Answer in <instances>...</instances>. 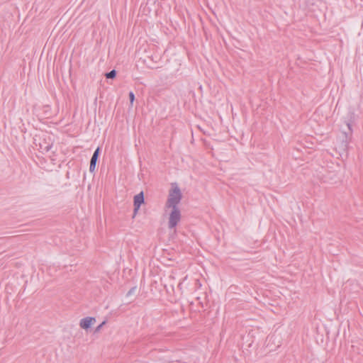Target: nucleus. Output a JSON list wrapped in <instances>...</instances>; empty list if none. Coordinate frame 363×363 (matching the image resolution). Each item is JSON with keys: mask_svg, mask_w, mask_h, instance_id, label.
<instances>
[{"mask_svg": "<svg viewBox=\"0 0 363 363\" xmlns=\"http://www.w3.org/2000/svg\"><path fill=\"white\" fill-rule=\"evenodd\" d=\"M116 72L113 69L106 74V77L108 79H113L116 77Z\"/></svg>", "mask_w": 363, "mask_h": 363, "instance_id": "nucleus-6", "label": "nucleus"}, {"mask_svg": "<svg viewBox=\"0 0 363 363\" xmlns=\"http://www.w3.org/2000/svg\"><path fill=\"white\" fill-rule=\"evenodd\" d=\"M129 99H130V104L132 105L133 101H134V100H135V95H134V94L132 91H130L129 93Z\"/></svg>", "mask_w": 363, "mask_h": 363, "instance_id": "nucleus-8", "label": "nucleus"}, {"mask_svg": "<svg viewBox=\"0 0 363 363\" xmlns=\"http://www.w3.org/2000/svg\"><path fill=\"white\" fill-rule=\"evenodd\" d=\"M135 290V287L130 289V291L128 292V295H130V294H133Z\"/></svg>", "mask_w": 363, "mask_h": 363, "instance_id": "nucleus-9", "label": "nucleus"}, {"mask_svg": "<svg viewBox=\"0 0 363 363\" xmlns=\"http://www.w3.org/2000/svg\"><path fill=\"white\" fill-rule=\"evenodd\" d=\"M144 203V195L143 192L141 191L140 193L136 194L133 198V206H134V211H133V218L136 216L138 213L140 206Z\"/></svg>", "mask_w": 363, "mask_h": 363, "instance_id": "nucleus-3", "label": "nucleus"}, {"mask_svg": "<svg viewBox=\"0 0 363 363\" xmlns=\"http://www.w3.org/2000/svg\"><path fill=\"white\" fill-rule=\"evenodd\" d=\"M105 324H106V321H103V322H102L99 325H98V326L96 328V329H95V330H94V333H99V332L101 330L102 327H103Z\"/></svg>", "mask_w": 363, "mask_h": 363, "instance_id": "nucleus-7", "label": "nucleus"}, {"mask_svg": "<svg viewBox=\"0 0 363 363\" xmlns=\"http://www.w3.org/2000/svg\"><path fill=\"white\" fill-rule=\"evenodd\" d=\"M347 127H348V128H349L350 131V132H352V126H351V125H350V123H347Z\"/></svg>", "mask_w": 363, "mask_h": 363, "instance_id": "nucleus-10", "label": "nucleus"}, {"mask_svg": "<svg viewBox=\"0 0 363 363\" xmlns=\"http://www.w3.org/2000/svg\"><path fill=\"white\" fill-rule=\"evenodd\" d=\"M99 155V147H98L95 150V152H94V154L91 157V159L90 161V166H89V170L91 172H93L95 170L96 164V161L98 160Z\"/></svg>", "mask_w": 363, "mask_h": 363, "instance_id": "nucleus-5", "label": "nucleus"}, {"mask_svg": "<svg viewBox=\"0 0 363 363\" xmlns=\"http://www.w3.org/2000/svg\"><path fill=\"white\" fill-rule=\"evenodd\" d=\"M182 198V192L176 183L171 184V188L169 190L168 197L164 205V211L167 213L169 208H179L178 205Z\"/></svg>", "mask_w": 363, "mask_h": 363, "instance_id": "nucleus-1", "label": "nucleus"}, {"mask_svg": "<svg viewBox=\"0 0 363 363\" xmlns=\"http://www.w3.org/2000/svg\"><path fill=\"white\" fill-rule=\"evenodd\" d=\"M96 322L94 317H86L80 320L79 326L84 330H88Z\"/></svg>", "mask_w": 363, "mask_h": 363, "instance_id": "nucleus-4", "label": "nucleus"}, {"mask_svg": "<svg viewBox=\"0 0 363 363\" xmlns=\"http://www.w3.org/2000/svg\"><path fill=\"white\" fill-rule=\"evenodd\" d=\"M169 228H174L181 220V211L179 208H169Z\"/></svg>", "mask_w": 363, "mask_h": 363, "instance_id": "nucleus-2", "label": "nucleus"}]
</instances>
